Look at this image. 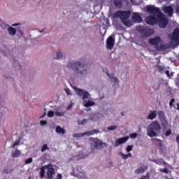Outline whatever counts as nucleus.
<instances>
[{
    "mask_svg": "<svg viewBox=\"0 0 179 179\" xmlns=\"http://www.w3.org/2000/svg\"><path fill=\"white\" fill-rule=\"evenodd\" d=\"M1 27H2V29H3V30H6V29H8V28H10V27H8V25H7V24H4V23H2V24H1Z\"/></svg>",
    "mask_w": 179,
    "mask_h": 179,
    "instance_id": "nucleus-42",
    "label": "nucleus"
},
{
    "mask_svg": "<svg viewBox=\"0 0 179 179\" xmlns=\"http://www.w3.org/2000/svg\"><path fill=\"white\" fill-rule=\"evenodd\" d=\"M117 129V126H116V125H112V126L108 127L106 128V129H108V131H115Z\"/></svg>",
    "mask_w": 179,
    "mask_h": 179,
    "instance_id": "nucleus-33",
    "label": "nucleus"
},
{
    "mask_svg": "<svg viewBox=\"0 0 179 179\" xmlns=\"http://www.w3.org/2000/svg\"><path fill=\"white\" fill-rule=\"evenodd\" d=\"M55 132H56V134H58L64 135L65 134V129L62 128L59 126H57L56 127Z\"/></svg>",
    "mask_w": 179,
    "mask_h": 179,
    "instance_id": "nucleus-29",
    "label": "nucleus"
},
{
    "mask_svg": "<svg viewBox=\"0 0 179 179\" xmlns=\"http://www.w3.org/2000/svg\"><path fill=\"white\" fill-rule=\"evenodd\" d=\"M137 135H138L137 133H132V134H130L129 138H132V139L136 138H137Z\"/></svg>",
    "mask_w": 179,
    "mask_h": 179,
    "instance_id": "nucleus-43",
    "label": "nucleus"
},
{
    "mask_svg": "<svg viewBox=\"0 0 179 179\" xmlns=\"http://www.w3.org/2000/svg\"><path fill=\"white\" fill-rule=\"evenodd\" d=\"M87 157H88V154L80 152L78 155H73L72 157V160H80V159H85Z\"/></svg>",
    "mask_w": 179,
    "mask_h": 179,
    "instance_id": "nucleus-17",
    "label": "nucleus"
},
{
    "mask_svg": "<svg viewBox=\"0 0 179 179\" xmlns=\"http://www.w3.org/2000/svg\"><path fill=\"white\" fill-rule=\"evenodd\" d=\"M131 2H132V0H131Z\"/></svg>",
    "mask_w": 179,
    "mask_h": 179,
    "instance_id": "nucleus-63",
    "label": "nucleus"
},
{
    "mask_svg": "<svg viewBox=\"0 0 179 179\" xmlns=\"http://www.w3.org/2000/svg\"><path fill=\"white\" fill-rule=\"evenodd\" d=\"M174 102H175V99H171V102H169V106L171 107Z\"/></svg>",
    "mask_w": 179,
    "mask_h": 179,
    "instance_id": "nucleus-52",
    "label": "nucleus"
},
{
    "mask_svg": "<svg viewBox=\"0 0 179 179\" xmlns=\"http://www.w3.org/2000/svg\"><path fill=\"white\" fill-rule=\"evenodd\" d=\"M176 142H178V143H179V135H178V136H176Z\"/></svg>",
    "mask_w": 179,
    "mask_h": 179,
    "instance_id": "nucleus-58",
    "label": "nucleus"
},
{
    "mask_svg": "<svg viewBox=\"0 0 179 179\" xmlns=\"http://www.w3.org/2000/svg\"><path fill=\"white\" fill-rule=\"evenodd\" d=\"M137 30L140 31L141 33L142 34H143V36H145V37H148L150 36H151L152 34H153L154 31L152 29H145L143 27H137Z\"/></svg>",
    "mask_w": 179,
    "mask_h": 179,
    "instance_id": "nucleus-10",
    "label": "nucleus"
},
{
    "mask_svg": "<svg viewBox=\"0 0 179 179\" xmlns=\"http://www.w3.org/2000/svg\"><path fill=\"white\" fill-rule=\"evenodd\" d=\"M76 73L80 78H85L89 73L88 66L87 64H80V66L74 68Z\"/></svg>",
    "mask_w": 179,
    "mask_h": 179,
    "instance_id": "nucleus-5",
    "label": "nucleus"
},
{
    "mask_svg": "<svg viewBox=\"0 0 179 179\" xmlns=\"http://www.w3.org/2000/svg\"><path fill=\"white\" fill-rule=\"evenodd\" d=\"M56 179H62V176L60 173L57 174V178H56Z\"/></svg>",
    "mask_w": 179,
    "mask_h": 179,
    "instance_id": "nucleus-55",
    "label": "nucleus"
},
{
    "mask_svg": "<svg viewBox=\"0 0 179 179\" xmlns=\"http://www.w3.org/2000/svg\"><path fill=\"white\" fill-rule=\"evenodd\" d=\"M85 136V135L82 133L72 134V137L73 138H82V137H84Z\"/></svg>",
    "mask_w": 179,
    "mask_h": 179,
    "instance_id": "nucleus-35",
    "label": "nucleus"
},
{
    "mask_svg": "<svg viewBox=\"0 0 179 179\" xmlns=\"http://www.w3.org/2000/svg\"><path fill=\"white\" fill-rule=\"evenodd\" d=\"M51 58L54 60H62L65 59V55L61 50H57V51L52 52L51 54Z\"/></svg>",
    "mask_w": 179,
    "mask_h": 179,
    "instance_id": "nucleus-9",
    "label": "nucleus"
},
{
    "mask_svg": "<svg viewBox=\"0 0 179 179\" xmlns=\"http://www.w3.org/2000/svg\"><path fill=\"white\" fill-rule=\"evenodd\" d=\"M162 10L163 12H164V13L169 15V17H171L173 15V8H171V6L164 7Z\"/></svg>",
    "mask_w": 179,
    "mask_h": 179,
    "instance_id": "nucleus-19",
    "label": "nucleus"
},
{
    "mask_svg": "<svg viewBox=\"0 0 179 179\" xmlns=\"http://www.w3.org/2000/svg\"><path fill=\"white\" fill-rule=\"evenodd\" d=\"M22 155V152L19 150H15L13 152H12V154H10V157L12 158H18Z\"/></svg>",
    "mask_w": 179,
    "mask_h": 179,
    "instance_id": "nucleus-24",
    "label": "nucleus"
},
{
    "mask_svg": "<svg viewBox=\"0 0 179 179\" xmlns=\"http://www.w3.org/2000/svg\"><path fill=\"white\" fill-rule=\"evenodd\" d=\"M90 109H89V110H86V111H87V112H88V111H90Z\"/></svg>",
    "mask_w": 179,
    "mask_h": 179,
    "instance_id": "nucleus-61",
    "label": "nucleus"
},
{
    "mask_svg": "<svg viewBox=\"0 0 179 179\" xmlns=\"http://www.w3.org/2000/svg\"><path fill=\"white\" fill-rule=\"evenodd\" d=\"M146 170H147V167L146 166H142V167H140V168L136 169L135 173L137 175L142 174L143 173L146 171Z\"/></svg>",
    "mask_w": 179,
    "mask_h": 179,
    "instance_id": "nucleus-27",
    "label": "nucleus"
},
{
    "mask_svg": "<svg viewBox=\"0 0 179 179\" xmlns=\"http://www.w3.org/2000/svg\"><path fill=\"white\" fill-rule=\"evenodd\" d=\"M114 5L116 8H121V1L120 0H115L114 1Z\"/></svg>",
    "mask_w": 179,
    "mask_h": 179,
    "instance_id": "nucleus-34",
    "label": "nucleus"
},
{
    "mask_svg": "<svg viewBox=\"0 0 179 179\" xmlns=\"http://www.w3.org/2000/svg\"><path fill=\"white\" fill-rule=\"evenodd\" d=\"M159 171H161L162 173H166V174H168L167 169H159Z\"/></svg>",
    "mask_w": 179,
    "mask_h": 179,
    "instance_id": "nucleus-51",
    "label": "nucleus"
},
{
    "mask_svg": "<svg viewBox=\"0 0 179 179\" xmlns=\"http://www.w3.org/2000/svg\"><path fill=\"white\" fill-rule=\"evenodd\" d=\"M103 33L106 34V31H104Z\"/></svg>",
    "mask_w": 179,
    "mask_h": 179,
    "instance_id": "nucleus-62",
    "label": "nucleus"
},
{
    "mask_svg": "<svg viewBox=\"0 0 179 179\" xmlns=\"http://www.w3.org/2000/svg\"><path fill=\"white\" fill-rule=\"evenodd\" d=\"M90 141L92 147L96 150H100L108 146L106 143H104L96 138H90Z\"/></svg>",
    "mask_w": 179,
    "mask_h": 179,
    "instance_id": "nucleus-6",
    "label": "nucleus"
},
{
    "mask_svg": "<svg viewBox=\"0 0 179 179\" xmlns=\"http://www.w3.org/2000/svg\"><path fill=\"white\" fill-rule=\"evenodd\" d=\"M25 164H31L33 162V158H29L25 159V161H24Z\"/></svg>",
    "mask_w": 179,
    "mask_h": 179,
    "instance_id": "nucleus-39",
    "label": "nucleus"
},
{
    "mask_svg": "<svg viewBox=\"0 0 179 179\" xmlns=\"http://www.w3.org/2000/svg\"><path fill=\"white\" fill-rule=\"evenodd\" d=\"M153 142L155 144L158 145V146H162V141L161 140L155 138V139H153Z\"/></svg>",
    "mask_w": 179,
    "mask_h": 179,
    "instance_id": "nucleus-37",
    "label": "nucleus"
},
{
    "mask_svg": "<svg viewBox=\"0 0 179 179\" xmlns=\"http://www.w3.org/2000/svg\"><path fill=\"white\" fill-rule=\"evenodd\" d=\"M64 92H66V94H67L69 96L71 95V91L69 88H64Z\"/></svg>",
    "mask_w": 179,
    "mask_h": 179,
    "instance_id": "nucleus-44",
    "label": "nucleus"
},
{
    "mask_svg": "<svg viewBox=\"0 0 179 179\" xmlns=\"http://www.w3.org/2000/svg\"><path fill=\"white\" fill-rule=\"evenodd\" d=\"M80 65H87V64L82 62L70 61V62H67V64H66V68L71 70H73L75 68L80 66Z\"/></svg>",
    "mask_w": 179,
    "mask_h": 179,
    "instance_id": "nucleus-8",
    "label": "nucleus"
},
{
    "mask_svg": "<svg viewBox=\"0 0 179 179\" xmlns=\"http://www.w3.org/2000/svg\"><path fill=\"white\" fill-rule=\"evenodd\" d=\"M48 124V122L47 121H45V120H41L40 121V125L41 126H45Z\"/></svg>",
    "mask_w": 179,
    "mask_h": 179,
    "instance_id": "nucleus-45",
    "label": "nucleus"
},
{
    "mask_svg": "<svg viewBox=\"0 0 179 179\" xmlns=\"http://www.w3.org/2000/svg\"><path fill=\"white\" fill-rule=\"evenodd\" d=\"M176 106H177V110H179V103L178 104H176Z\"/></svg>",
    "mask_w": 179,
    "mask_h": 179,
    "instance_id": "nucleus-59",
    "label": "nucleus"
},
{
    "mask_svg": "<svg viewBox=\"0 0 179 179\" xmlns=\"http://www.w3.org/2000/svg\"><path fill=\"white\" fill-rule=\"evenodd\" d=\"M85 123H87V120L85 119H84L83 120H82L80 122V123H78V124H80V125H85Z\"/></svg>",
    "mask_w": 179,
    "mask_h": 179,
    "instance_id": "nucleus-49",
    "label": "nucleus"
},
{
    "mask_svg": "<svg viewBox=\"0 0 179 179\" xmlns=\"http://www.w3.org/2000/svg\"><path fill=\"white\" fill-rule=\"evenodd\" d=\"M73 106V103H71L70 106H69V107H67V110H70Z\"/></svg>",
    "mask_w": 179,
    "mask_h": 179,
    "instance_id": "nucleus-54",
    "label": "nucleus"
},
{
    "mask_svg": "<svg viewBox=\"0 0 179 179\" xmlns=\"http://www.w3.org/2000/svg\"><path fill=\"white\" fill-rule=\"evenodd\" d=\"M101 118H103V115L101 113H96V114H93L91 116V119L94 120V121H99L101 120Z\"/></svg>",
    "mask_w": 179,
    "mask_h": 179,
    "instance_id": "nucleus-21",
    "label": "nucleus"
},
{
    "mask_svg": "<svg viewBox=\"0 0 179 179\" xmlns=\"http://www.w3.org/2000/svg\"><path fill=\"white\" fill-rule=\"evenodd\" d=\"M145 131L147 132V136L148 137H157V136H158V133L161 131V124L158 121L155 120L145 127Z\"/></svg>",
    "mask_w": 179,
    "mask_h": 179,
    "instance_id": "nucleus-3",
    "label": "nucleus"
},
{
    "mask_svg": "<svg viewBox=\"0 0 179 179\" xmlns=\"http://www.w3.org/2000/svg\"><path fill=\"white\" fill-rule=\"evenodd\" d=\"M7 31L10 36H15V34L17 33V30L12 27H9L8 29H7Z\"/></svg>",
    "mask_w": 179,
    "mask_h": 179,
    "instance_id": "nucleus-26",
    "label": "nucleus"
},
{
    "mask_svg": "<svg viewBox=\"0 0 179 179\" xmlns=\"http://www.w3.org/2000/svg\"><path fill=\"white\" fill-rule=\"evenodd\" d=\"M4 173L6 174H9L12 172V170H9V169H4L3 171Z\"/></svg>",
    "mask_w": 179,
    "mask_h": 179,
    "instance_id": "nucleus-47",
    "label": "nucleus"
},
{
    "mask_svg": "<svg viewBox=\"0 0 179 179\" xmlns=\"http://www.w3.org/2000/svg\"><path fill=\"white\" fill-rule=\"evenodd\" d=\"M129 136H125L124 138H119L115 139L114 147L117 148L120 145H122L127 143V141H129Z\"/></svg>",
    "mask_w": 179,
    "mask_h": 179,
    "instance_id": "nucleus-11",
    "label": "nucleus"
},
{
    "mask_svg": "<svg viewBox=\"0 0 179 179\" xmlns=\"http://www.w3.org/2000/svg\"><path fill=\"white\" fill-rule=\"evenodd\" d=\"M155 69H157V71L163 73H164L165 67L164 66H161L159 64L155 65Z\"/></svg>",
    "mask_w": 179,
    "mask_h": 179,
    "instance_id": "nucleus-30",
    "label": "nucleus"
},
{
    "mask_svg": "<svg viewBox=\"0 0 179 179\" xmlns=\"http://www.w3.org/2000/svg\"><path fill=\"white\" fill-rule=\"evenodd\" d=\"M72 89H73L74 92H76V94L80 96V99H90V94L85 90L77 88V87H72Z\"/></svg>",
    "mask_w": 179,
    "mask_h": 179,
    "instance_id": "nucleus-7",
    "label": "nucleus"
},
{
    "mask_svg": "<svg viewBox=\"0 0 179 179\" xmlns=\"http://www.w3.org/2000/svg\"><path fill=\"white\" fill-rule=\"evenodd\" d=\"M166 76L170 77L169 71L167 70V71H166Z\"/></svg>",
    "mask_w": 179,
    "mask_h": 179,
    "instance_id": "nucleus-57",
    "label": "nucleus"
},
{
    "mask_svg": "<svg viewBox=\"0 0 179 179\" xmlns=\"http://www.w3.org/2000/svg\"><path fill=\"white\" fill-rule=\"evenodd\" d=\"M106 76H108V78H109V79L110 80V81L112 83H114L116 84L119 83V80L117 79V78L115 77L112 74H110L109 73H106Z\"/></svg>",
    "mask_w": 179,
    "mask_h": 179,
    "instance_id": "nucleus-23",
    "label": "nucleus"
},
{
    "mask_svg": "<svg viewBox=\"0 0 179 179\" xmlns=\"http://www.w3.org/2000/svg\"><path fill=\"white\" fill-rule=\"evenodd\" d=\"M55 174V169L51 167L48 169V172L46 173V177L48 179H52V176Z\"/></svg>",
    "mask_w": 179,
    "mask_h": 179,
    "instance_id": "nucleus-18",
    "label": "nucleus"
},
{
    "mask_svg": "<svg viewBox=\"0 0 179 179\" xmlns=\"http://www.w3.org/2000/svg\"><path fill=\"white\" fill-rule=\"evenodd\" d=\"M176 13L179 15V1L176 4Z\"/></svg>",
    "mask_w": 179,
    "mask_h": 179,
    "instance_id": "nucleus-48",
    "label": "nucleus"
},
{
    "mask_svg": "<svg viewBox=\"0 0 179 179\" xmlns=\"http://www.w3.org/2000/svg\"><path fill=\"white\" fill-rule=\"evenodd\" d=\"M157 117V111L156 110H153V111H150V113L148 114V116H147V120H153L156 118Z\"/></svg>",
    "mask_w": 179,
    "mask_h": 179,
    "instance_id": "nucleus-22",
    "label": "nucleus"
},
{
    "mask_svg": "<svg viewBox=\"0 0 179 179\" xmlns=\"http://www.w3.org/2000/svg\"><path fill=\"white\" fill-rule=\"evenodd\" d=\"M66 111L65 110H61L59 111V109L55 111V116L56 117H64L65 116Z\"/></svg>",
    "mask_w": 179,
    "mask_h": 179,
    "instance_id": "nucleus-28",
    "label": "nucleus"
},
{
    "mask_svg": "<svg viewBox=\"0 0 179 179\" xmlns=\"http://www.w3.org/2000/svg\"><path fill=\"white\" fill-rule=\"evenodd\" d=\"M98 133H99V131L96 130V129H93L92 131H85V133H82V134H84L85 136H87L90 137V136L95 135Z\"/></svg>",
    "mask_w": 179,
    "mask_h": 179,
    "instance_id": "nucleus-25",
    "label": "nucleus"
},
{
    "mask_svg": "<svg viewBox=\"0 0 179 179\" xmlns=\"http://www.w3.org/2000/svg\"><path fill=\"white\" fill-rule=\"evenodd\" d=\"M115 43V36L113 35H110L108 40L106 41V48L109 50H112L114 47V44Z\"/></svg>",
    "mask_w": 179,
    "mask_h": 179,
    "instance_id": "nucleus-13",
    "label": "nucleus"
},
{
    "mask_svg": "<svg viewBox=\"0 0 179 179\" xmlns=\"http://www.w3.org/2000/svg\"><path fill=\"white\" fill-rule=\"evenodd\" d=\"M94 106H96V102L91 101L90 99H83V106H85V108H89Z\"/></svg>",
    "mask_w": 179,
    "mask_h": 179,
    "instance_id": "nucleus-15",
    "label": "nucleus"
},
{
    "mask_svg": "<svg viewBox=\"0 0 179 179\" xmlns=\"http://www.w3.org/2000/svg\"><path fill=\"white\" fill-rule=\"evenodd\" d=\"M19 143H20L19 141L14 142L13 145H12V148H15V146L18 145Z\"/></svg>",
    "mask_w": 179,
    "mask_h": 179,
    "instance_id": "nucleus-50",
    "label": "nucleus"
},
{
    "mask_svg": "<svg viewBox=\"0 0 179 179\" xmlns=\"http://www.w3.org/2000/svg\"><path fill=\"white\" fill-rule=\"evenodd\" d=\"M54 115H55V113L54 111L49 110V112H48V117H54Z\"/></svg>",
    "mask_w": 179,
    "mask_h": 179,
    "instance_id": "nucleus-38",
    "label": "nucleus"
},
{
    "mask_svg": "<svg viewBox=\"0 0 179 179\" xmlns=\"http://www.w3.org/2000/svg\"><path fill=\"white\" fill-rule=\"evenodd\" d=\"M158 117H159V120H161L162 124H163V126L164 127H166L167 119L166 118V115H164V113L162 111L158 112Z\"/></svg>",
    "mask_w": 179,
    "mask_h": 179,
    "instance_id": "nucleus-14",
    "label": "nucleus"
},
{
    "mask_svg": "<svg viewBox=\"0 0 179 179\" xmlns=\"http://www.w3.org/2000/svg\"><path fill=\"white\" fill-rule=\"evenodd\" d=\"M168 179H169V178H168Z\"/></svg>",
    "mask_w": 179,
    "mask_h": 179,
    "instance_id": "nucleus-64",
    "label": "nucleus"
},
{
    "mask_svg": "<svg viewBox=\"0 0 179 179\" xmlns=\"http://www.w3.org/2000/svg\"><path fill=\"white\" fill-rule=\"evenodd\" d=\"M50 148L48 147V145L43 144V147L41 148V152H44L45 150H49Z\"/></svg>",
    "mask_w": 179,
    "mask_h": 179,
    "instance_id": "nucleus-36",
    "label": "nucleus"
},
{
    "mask_svg": "<svg viewBox=\"0 0 179 179\" xmlns=\"http://www.w3.org/2000/svg\"><path fill=\"white\" fill-rule=\"evenodd\" d=\"M130 16H131L130 11H122V10L117 11L113 15V17L120 19L121 22L125 24V26L127 27H130L133 24L131 21L127 20L129 17H130Z\"/></svg>",
    "mask_w": 179,
    "mask_h": 179,
    "instance_id": "nucleus-4",
    "label": "nucleus"
},
{
    "mask_svg": "<svg viewBox=\"0 0 179 179\" xmlns=\"http://www.w3.org/2000/svg\"><path fill=\"white\" fill-rule=\"evenodd\" d=\"M155 164L162 165V164H167L162 159H157L155 161Z\"/></svg>",
    "mask_w": 179,
    "mask_h": 179,
    "instance_id": "nucleus-32",
    "label": "nucleus"
},
{
    "mask_svg": "<svg viewBox=\"0 0 179 179\" xmlns=\"http://www.w3.org/2000/svg\"><path fill=\"white\" fill-rule=\"evenodd\" d=\"M133 148H134V145H127V147H126V152H130L131 151H132Z\"/></svg>",
    "mask_w": 179,
    "mask_h": 179,
    "instance_id": "nucleus-40",
    "label": "nucleus"
},
{
    "mask_svg": "<svg viewBox=\"0 0 179 179\" xmlns=\"http://www.w3.org/2000/svg\"><path fill=\"white\" fill-rule=\"evenodd\" d=\"M132 22H135V23H141L142 22V18H141V16L138 14V13H134L132 15Z\"/></svg>",
    "mask_w": 179,
    "mask_h": 179,
    "instance_id": "nucleus-16",
    "label": "nucleus"
},
{
    "mask_svg": "<svg viewBox=\"0 0 179 179\" xmlns=\"http://www.w3.org/2000/svg\"><path fill=\"white\" fill-rule=\"evenodd\" d=\"M141 179H150V175L147 173L145 176L141 177Z\"/></svg>",
    "mask_w": 179,
    "mask_h": 179,
    "instance_id": "nucleus-46",
    "label": "nucleus"
},
{
    "mask_svg": "<svg viewBox=\"0 0 179 179\" xmlns=\"http://www.w3.org/2000/svg\"><path fill=\"white\" fill-rule=\"evenodd\" d=\"M168 38L171 39V45L169 44H159L155 46V50L164 52L167 50L171 47H174L179 44V29L176 28L173 31L172 34L168 36Z\"/></svg>",
    "mask_w": 179,
    "mask_h": 179,
    "instance_id": "nucleus-2",
    "label": "nucleus"
},
{
    "mask_svg": "<svg viewBox=\"0 0 179 179\" xmlns=\"http://www.w3.org/2000/svg\"><path fill=\"white\" fill-rule=\"evenodd\" d=\"M145 10L146 13H150V16L145 17L147 24L153 26L157 23L161 28H165L167 26V17L161 13L159 9L153 6H147Z\"/></svg>",
    "mask_w": 179,
    "mask_h": 179,
    "instance_id": "nucleus-1",
    "label": "nucleus"
},
{
    "mask_svg": "<svg viewBox=\"0 0 179 179\" xmlns=\"http://www.w3.org/2000/svg\"><path fill=\"white\" fill-rule=\"evenodd\" d=\"M13 27H15V26H17V24H13Z\"/></svg>",
    "mask_w": 179,
    "mask_h": 179,
    "instance_id": "nucleus-60",
    "label": "nucleus"
},
{
    "mask_svg": "<svg viewBox=\"0 0 179 179\" xmlns=\"http://www.w3.org/2000/svg\"><path fill=\"white\" fill-rule=\"evenodd\" d=\"M45 116H46V113H43V115H41V116L39 117V118H40V119H43V118H44Z\"/></svg>",
    "mask_w": 179,
    "mask_h": 179,
    "instance_id": "nucleus-56",
    "label": "nucleus"
},
{
    "mask_svg": "<svg viewBox=\"0 0 179 179\" xmlns=\"http://www.w3.org/2000/svg\"><path fill=\"white\" fill-rule=\"evenodd\" d=\"M171 131L169 129V130H166V136H169V135H171Z\"/></svg>",
    "mask_w": 179,
    "mask_h": 179,
    "instance_id": "nucleus-53",
    "label": "nucleus"
},
{
    "mask_svg": "<svg viewBox=\"0 0 179 179\" xmlns=\"http://www.w3.org/2000/svg\"><path fill=\"white\" fill-rule=\"evenodd\" d=\"M78 178H80V179H87V177H85V173H80L78 174Z\"/></svg>",
    "mask_w": 179,
    "mask_h": 179,
    "instance_id": "nucleus-41",
    "label": "nucleus"
},
{
    "mask_svg": "<svg viewBox=\"0 0 179 179\" xmlns=\"http://www.w3.org/2000/svg\"><path fill=\"white\" fill-rule=\"evenodd\" d=\"M51 167V165H45L43 167L40 168V178H44L45 169H49Z\"/></svg>",
    "mask_w": 179,
    "mask_h": 179,
    "instance_id": "nucleus-20",
    "label": "nucleus"
},
{
    "mask_svg": "<svg viewBox=\"0 0 179 179\" xmlns=\"http://www.w3.org/2000/svg\"><path fill=\"white\" fill-rule=\"evenodd\" d=\"M119 155L124 160H127V158H130L131 157V153H129L127 155L124 154L123 152H119Z\"/></svg>",
    "mask_w": 179,
    "mask_h": 179,
    "instance_id": "nucleus-31",
    "label": "nucleus"
},
{
    "mask_svg": "<svg viewBox=\"0 0 179 179\" xmlns=\"http://www.w3.org/2000/svg\"><path fill=\"white\" fill-rule=\"evenodd\" d=\"M150 44L152 45H162L163 41L162 40L160 36H155L154 38H151L149 41Z\"/></svg>",
    "mask_w": 179,
    "mask_h": 179,
    "instance_id": "nucleus-12",
    "label": "nucleus"
}]
</instances>
